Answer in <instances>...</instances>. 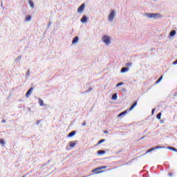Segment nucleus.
I'll use <instances>...</instances> for the list:
<instances>
[{"label": "nucleus", "instance_id": "bb28decb", "mask_svg": "<svg viewBox=\"0 0 177 177\" xmlns=\"http://www.w3.org/2000/svg\"><path fill=\"white\" fill-rule=\"evenodd\" d=\"M0 145H5V141L1 139L0 140Z\"/></svg>", "mask_w": 177, "mask_h": 177}, {"label": "nucleus", "instance_id": "9d476101", "mask_svg": "<svg viewBox=\"0 0 177 177\" xmlns=\"http://www.w3.org/2000/svg\"><path fill=\"white\" fill-rule=\"evenodd\" d=\"M138 104V102H134L133 104H132L129 109V111H131V110H133V109H135V107H136Z\"/></svg>", "mask_w": 177, "mask_h": 177}, {"label": "nucleus", "instance_id": "aec40b11", "mask_svg": "<svg viewBox=\"0 0 177 177\" xmlns=\"http://www.w3.org/2000/svg\"><path fill=\"white\" fill-rule=\"evenodd\" d=\"M26 21H30V20H31V15H28L26 17Z\"/></svg>", "mask_w": 177, "mask_h": 177}, {"label": "nucleus", "instance_id": "6e6552de", "mask_svg": "<svg viewBox=\"0 0 177 177\" xmlns=\"http://www.w3.org/2000/svg\"><path fill=\"white\" fill-rule=\"evenodd\" d=\"M87 20H88V17H86L85 15H84L82 17V18L81 19V22L82 23H86Z\"/></svg>", "mask_w": 177, "mask_h": 177}, {"label": "nucleus", "instance_id": "39448f33", "mask_svg": "<svg viewBox=\"0 0 177 177\" xmlns=\"http://www.w3.org/2000/svg\"><path fill=\"white\" fill-rule=\"evenodd\" d=\"M32 91H34V88L31 87L26 93V97H29L30 95H31L32 93Z\"/></svg>", "mask_w": 177, "mask_h": 177}, {"label": "nucleus", "instance_id": "7ed1b4c3", "mask_svg": "<svg viewBox=\"0 0 177 177\" xmlns=\"http://www.w3.org/2000/svg\"><path fill=\"white\" fill-rule=\"evenodd\" d=\"M114 17H115V11L111 10L109 15L108 16V20L109 21H113V20H114Z\"/></svg>", "mask_w": 177, "mask_h": 177}, {"label": "nucleus", "instance_id": "473e14b6", "mask_svg": "<svg viewBox=\"0 0 177 177\" xmlns=\"http://www.w3.org/2000/svg\"><path fill=\"white\" fill-rule=\"evenodd\" d=\"M39 122H41V120H37V125H39Z\"/></svg>", "mask_w": 177, "mask_h": 177}, {"label": "nucleus", "instance_id": "20e7f679", "mask_svg": "<svg viewBox=\"0 0 177 177\" xmlns=\"http://www.w3.org/2000/svg\"><path fill=\"white\" fill-rule=\"evenodd\" d=\"M84 8H85V3L82 4V5L77 8V12H78V13H82V12H84Z\"/></svg>", "mask_w": 177, "mask_h": 177}, {"label": "nucleus", "instance_id": "f704fd0d", "mask_svg": "<svg viewBox=\"0 0 177 177\" xmlns=\"http://www.w3.org/2000/svg\"><path fill=\"white\" fill-rule=\"evenodd\" d=\"M165 121L164 120H160V124H164Z\"/></svg>", "mask_w": 177, "mask_h": 177}, {"label": "nucleus", "instance_id": "6ab92c4d", "mask_svg": "<svg viewBox=\"0 0 177 177\" xmlns=\"http://www.w3.org/2000/svg\"><path fill=\"white\" fill-rule=\"evenodd\" d=\"M112 99H113V100H117V93H114L112 95Z\"/></svg>", "mask_w": 177, "mask_h": 177}, {"label": "nucleus", "instance_id": "a211bd4d", "mask_svg": "<svg viewBox=\"0 0 177 177\" xmlns=\"http://www.w3.org/2000/svg\"><path fill=\"white\" fill-rule=\"evenodd\" d=\"M157 149H165L164 147H160V146H156L153 147V150H157Z\"/></svg>", "mask_w": 177, "mask_h": 177}, {"label": "nucleus", "instance_id": "9b49d317", "mask_svg": "<svg viewBox=\"0 0 177 177\" xmlns=\"http://www.w3.org/2000/svg\"><path fill=\"white\" fill-rule=\"evenodd\" d=\"M75 135V131H73L71 133H68V138H73Z\"/></svg>", "mask_w": 177, "mask_h": 177}, {"label": "nucleus", "instance_id": "1a4fd4ad", "mask_svg": "<svg viewBox=\"0 0 177 177\" xmlns=\"http://www.w3.org/2000/svg\"><path fill=\"white\" fill-rule=\"evenodd\" d=\"M127 111H123V112H122V113H120L118 115V117H119V118H121V117H125V115H127Z\"/></svg>", "mask_w": 177, "mask_h": 177}, {"label": "nucleus", "instance_id": "2f4dec72", "mask_svg": "<svg viewBox=\"0 0 177 177\" xmlns=\"http://www.w3.org/2000/svg\"><path fill=\"white\" fill-rule=\"evenodd\" d=\"M85 125H86V122H84L82 123V127H85Z\"/></svg>", "mask_w": 177, "mask_h": 177}, {"label": "nucleus", "instance_id": "5701e85b", "mask_svg": "<svg viewBox=\"0 0 177 177\" xmlns=\"http://www.w3.org/2000/svg\"><path fill=\"white\" fill-rule=\"evenodd\" d=\"M125 66H127V67H131V66H132V62L127 63Z\"/></svg>", "mask_w": 177, "mask_h": 177}, {"label": "nucleus", "instance_id": "2eb2a0df", "mask_svg": "<svg viewBox=\"0 0 177 177\" xmlns=\"http://www.w3.org/2000/svg\"><path fill=\"white\" fill-rule=\"evenodd\" d=\"M38 101H39V106H44V100H42V99L39 98Z\"/></svg>", "mask_w": 177, "mask_h": 177}, {"label": "nucleus", "instance_id": "393cba45", "mask_svg": "<svg viewBox=\"0 0 177 177\" xmlns=\"http://www.w3.org/2000/svg\"><path fill=\"white\" fill-rule=\"evenodd\" d=\"M106 168H107V167H106V166H102V167H98V169H100H100H106Z\"/></svg>", "mask_w": 177, "mask_h": 177}, {"label": "nucleus", "instance_id": "ddd939ff", "mask_svg": "<svg viewBox=\"0 0 177 177\" xmlns=\"http://www.w3.org/2000/svg\"><path fill=\"white\" fill-rule=\"evenodd\" d=\"M28 3H29L30 8H32V9H33V8H34V1H32V0H29Z\"/></svg>", "mask_w": 177, "mask_h": 177}, {"label": "nucleus", "instance_id": "cd10ccee", "mask_svg": "<svg viewBox=\"0 0 177 177\" xmlns=\"http://www.w3.org/2000/svg\"><path fill=\"white\" fill-rule=\"evenodd\" d=\"M154 151V148H151L150 149H149L148 151H147V153H151V151Z\"/></svg>", "mask_w": 177, "mask_h": 177}, {"label": "nucleus", "instance_id": "423d86ee", "mask_svg": "<svg viewBox=\"0 0 177 177\" xmlns=\"http://www.w3.org/2000/svg\"><path fill=\"white\" fill-rule=\"evenodd\" d=\"M75 145H77V142L75 141H71L69 142V146L70 147H75Z\"/></svg>", "mask_w": 177, "mask_h": 177}, {"label": "nucleus", "instance_id": "a878e982", "mask_svg": "<svg viewBox=\"0 0 177 177\" xmlns=\"http://www.w3.org/2000/svg\"><path fill=\"white\" fill-rule=\"evenodd\" d=\"M104 142H106V140H100L98 142V145H101V143H103Z\"/></svg>", "mask_w": 177, "mask_h": 177}, {"label": "nucleus", "instance_id": "c85d7f7f", "mask_svg": "<svg viewBox=\"0 0 177 177\" xmlns=\"http://www.w3.org/2000/svg\"><path fill=\"white\" fill-rule=\"evenodd\" d=\"M96 171H100V169L99 167L96 168V169H94L92 172H96Z\"/></svg>", "mask_w": 177, "mask_h": 177}, {"label": "nucleus", "instance_id": "0eeeda50", "mask_svg": "<svg viewBox=\"0 0 177 177\" xmlns=\"http://www.w3.org/2000/svg\"><path fill=\"white\" fill-rule=\"evenodd\" d=\"M73 44H78V36H76L73 38L72 41Z\"/></svg>", "mask_w": 177, "mask_h": 177}, {"label": "nucleus", "instance_id": "f03ea898", "mask_svg": "<svg viewBox=\"0 0 177 177\" xmlns=\"http://www.w3.org/2000/svg\"><path fill=\"white\" fill-rule=\"evenodd\" d=\"M102 39L105 45H110V44H111V39L107 35L102 37Z\"/></svg>", "mask_w": 177, "mask_h": 177}, {"label": "nucleus", "instance_id": "4c0bfd02", "mask_svg": "<svg viewBox=\"0 0 177 177\" xmlns=\"http://www.w3.org/2000/svg\"><path fill=\"white\" fill-rule=\"evenodd\" d=\"M142 139H145V136H143L142 138H140V140H142Z\"/></svg>", "mask_w": 177, "mask_h": 177}, {"label": "nucleus", "instance_id": "f257e3e1", "mask_svg": "<svg viewBox=\"0 0 177 177\" xmlns=\"http://www.w3.org/2000/svg\"><path fill=\"white\" fill-rule=\"evenodd\" d=\"M145 16H147V17H149L150 19H151V17L153 19H156V17H162V15H161L160 13H146Z\"/></svg>", "mask_w": 177, "mask_h": 177}, {"label": "nucleus", "instance_id": "b1692460", "mask_svg": "<svg viewBox=\"0 0 177 177\" xmlns=\"http://www.w3.org/2000/svg\"><path fill=\"white\" fill-rule=\"evenodd\" d=\"M124 84V82H120L116 85V87L118 88V86H121Z\"/></svg>", "mask_w": 177, "mask_h": 177}, {"label": "nucleus", "instance_id": "412c9836", "mask_svg": "<svg viewBox=\"0 0 177 177\" xmlns=\"http://www.w3.org/2000/svg\"><path fill=\"white\" fill-rule=\"evenodd\" d=\"M162 80V76H160V77L156 82V84H160Z\"/></svg>", "mask_w": 177, "mask_h": 177}, {"label": "nucleus", "instance_id": "dca6fc26", "mask_svg": "<svg viewBox=\"0 0 177 177\" xmlns=\"http://www.w3.org/2000/svg\"><path fill=\"white\" fill-rule=\"evenodd\" d=\"M129 70V68H122L121 73H127V71H128Z\"/></svg>", "mask_w": 177, "mask_h": 177}, {"label": "nucleus", "instance_id": "c9c22d12", "mask_svg": "<svg viewBox=\"0 0 177 177\" xmlns=\"http://www.w3.org/2000/svg\"><path fill=\"white\" fill-rule=\"evenodd\" d=\"M104 133H109V131H104Z\"/></svg>", "mask_w": 177, "mask_h": 177}, {"label": "nucleus", "instance_id": "f3484780", "mask_svg": "<svg viewBox=\"0 0 177 177\" xmlns=\"http://www.w3.org/2000/svg\"><path fill=\"white\" fill-rule=\"evenodd\" d=\"M175 34H176V30H171L169 33L170 37H174V35H175Z\"/></svg>", "mask_w": 177, "mask_h": 177}, {"label": "nucleus", "instance_id": "c756f323", "mask_svg": "<svg viewBox=\"0 0 177 177\" xmlns=\"http://www.w3.org/2000/svg\"><path fill=\"white\" fill-rule=\"evenodd\" d=\"M173 65L177 64V59L172 63Z\"/></svg>", "mask_w": 177, "mask_h": 177}, {"label": "nucleus", "instance_id": "7c9ffc66", "mask_svg": "<svg viewBox=\"0 0 177 177\" xmlns=\"http://www.w3.org/2000/svg\"><path fill=\"white\" fill-rule=\"evenodd\" d=\"M1 122H2L3 124H5V122H6V120H1Z\"/></svg>", "mask_w": 177, "mask_h": 177}, {"label": "nucleus", "instance_id": "4468645a", "mask_svg": "<svg viewBox=\"0 0 177 177\" xmlns=\"http://www.w3.org/2000/svg\"><path fill=\"white\" fill-rule=\"evenodd\" d=\"M167 149L169 150H172V151H175L176 153H177V149L176 148L174 147H168Z\"/></svg>", "mask_w": 177, "mask_h": 177}, {"label": "nucleus", "instance_id": "f8f14e48", "mask_svg": "<svg viewBox=\"0 0 177 177\" xmlns=\"http://www.w3.org/2000/svg\"><path fill=\"white\" fill-rule=\"evenodd\" d=\"M97 154H98V156H102V154H106V151L99 150L97 151Z\"/></svg>", "mask_w": 177, "mask_h": 177}, {"label": "nucleus", "instance_id": "ea45409f", "mask_svg": "<svg viewBox=\"0 0 177 177\" xmlns=\"http://www.w3.org/2000/svg\"><path fill=\"white\" fill-rule=\"evenodd\" d=\"M152 114H154V111H152Z\"/></svg>", "mask_w": 177, "mask_h": 177}, {"label": "nucleus", "instance_id": "72a5a7b5", "mask_svg": "<svg viewBox=\"0 0 177 177\" xmlns=\"http://www.w3.org/2000/svg\"><path fill=\"white\" fill-rule=\"evenodd\" d=\"M169 176H174V174H173L172 173H169Z\"/></svg>", "mask_w": 177, "mask_h": 177}, {"label": "nucleus", "instance_id": "58836bf2", "mask_svg": "<svg viewBox=\"0 0 177 177\" xmlns=\"http://www.w3.org/2000/svg\"><path fill=\"white\" fill-rule=\"evenodd\" d=\"M152 111H156V109H152Z\"/></svg>", "mask_w": 177, "mask_h": 177}, {"label": "nucleus", "instance_id": "e433bc0d", "mask_svg": "<svg viewBox=\"0 0 177 177\" xmlns=\"http://www.w3.org/2000/svg\"><path fill=\"white\" fill-rule=\"evenodd\" d=\"M27 74L28 75H30V71H28Z\"/></svg>", "mask_w": 177, "mask_h": 177}, {"label": "nucleus", "instance_id": "4be33fe9", "mask_svg": "<svg viewBox=\"0 0 177 177\" xmlns=\"http://www.w3.org/2000/svg\"><path fill=\"white\" fill-rule=\"evenodd\" d=\"M161 115H162L161 113H158V115H156V118L158 120H161Z\"/></svg>", "mask_w": 177, "mask_h": 177}]
</instances>
